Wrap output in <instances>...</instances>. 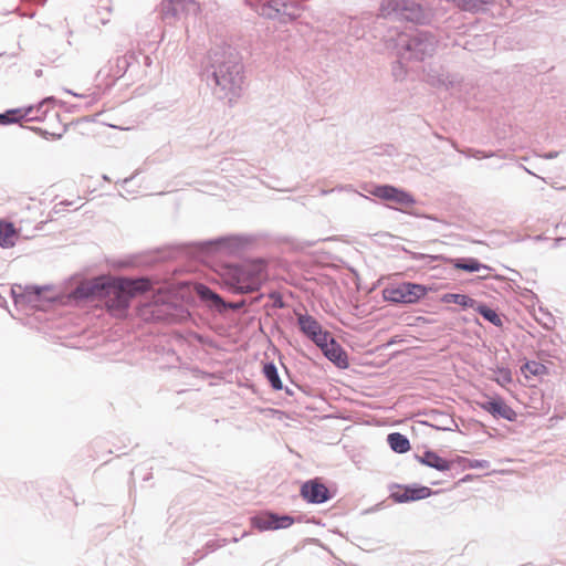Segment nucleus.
I'll return each mask as SVG.
<instances>
[{
  "label": "nucleus",
  "instance_id": "nucleus-4",
  "mask_svg": "<svg viewBox=\"0 0 566 566\" xmlns=\"http://www.w3.org/2000/svg\"><path fill=\"white\" fill-rule=\"evenodd\" d=\"M384 18L406 20L416 24H429L433 18L431 9L415 0H384L380 4Z\"/></svg>",
  "mask_w": 566,
  "mask_h": 566
},
{
  "label": "nucleus",
  "instance_id": "nucleus-7",
  "mask_svg": "<svg viewBox=\"0 0 566 566\" xmlns=\"http://www.w3.org/2000/svg\"><path fill=\"white\" fill-rule=\"evenodd\" d=\"M429 287L424 284L415 282H401L390 284L382 290L385 301L392 304L411 305L417 304L429 292Z\"/></svg>",
  "mask_w": 566,
  "mask_h": 566
},
{
  "label": "nucleus",
  "instance_id": "nucleus-39",
  "mask_svg": "<svg viewBox=\"0 0 566 566\" xmlns=\"http://www.w3.org/2000/svg\"><path fill=\"white\" fill-rule=\"evenodd\" d=\"M539 314L541 316H536L535 319L545 328L549 329L552 324L554 323L553 315L544 310L543 307H539Z\"/></svg>",
  "mask_w": 566,
  "mask_h": 566
},
{
  "label": "nucleus",
  "instance_id": "nucleus-29",
  "mask_svg": "<svg viewBox=\"0 0 566 566\" xmlns=\"http://www.w3.org/2000/svg\"><path fill=\"white\" fill-rule=\"evenodd\" d=\"M387 442L390 449L397 453H405L410 449L409 439L400 432L389 433L387 436Z\"/></svg>",
  "mask_w": 566,
  "mask_h": 566
},
{
  "label": "nucleus",
  "instance_id": "nucleus-12",
  "mask_svg": "<svg viewBox=\"0 0 566 566\" xmlns=\"http://www.w3.org/2000/svg\"><path fill=\"white\" fill-rule=\"evenodd\" d=\"M370 193L384 201L395 202L402 207L416 203L415 197L409 191L388 184L375 186Z\"/></svg>",
  "mask_w": 566,
  "mask_h": 566
},
{
  "label": "nucleus",
  "instance_id": "nucleus-8",
  "mask_svg": "<svg viewBox=\"0 0 566 566\" xmlns=\"http://www.w3.org/2000/svg\"><path fill=\"white\" fill-rule=\"evenodd\" d=\"M157 11L163 22L171 25L188 15H197L200 7L195 0H163Z\"/></svg>",
  "mask_w": 566,
  "mask_h": 566
},
{
  "label": "nucleus",
  "instance_id": "nucleus-15",
  "mask_svg": "<svg viewBox=\"0 0 566 566\" xmlns=\"http://www.w3.org/2000/svg\"><path fill=\"white\" fill-rule=\"evenodd\" d=\"M476 405L495 419H504L510 422L517 419V412L501 396L486 397L485 400L476 401Z\"/></svg>",
  "mask_w": 566,
  "mask_h": 566
},
{
  "label": "nucleus",
  "instance_id": "nucleus-27",
  "mask_svg": "<svg viewBox=\"0 0 566 566\" xmlns=\"http://www.w3.org/2000/svg\"><path fill=\"white\" fill-rule=\"evenodd\" d=\"M135 61L134 53H126L122 56H118L111 67L112 76L115 78L122 77L129 67H132L133 62Z\"/></svg>",
  "mask_w": 566,
  "mask_h": 566
},
{
  "label": "nucleus",
  "instance_id": "nucleus-33",
  "mask_svg": "<svg viewBox=\"0 0 566 566\" xmlns=\"http://www.w3.org/2000/svg\"><path fill=\"white\" fill-rule=\"evenodd\" d=\"M455 462L463 469H488L490 467V463L486 460L468 459L463 457H458Z\"/></svg>",
  "mask_w": 566,
  "mask_h": 566
},
{
  "label": "nucleus",
  "instance_id": "nucleus-25",
  "mask_svg": "<svg viewBox=\"0 0 566 566\" xmlns=\"http://www.w3.org/2000/svg\"><path fill=\"white\" fill-rule=\"evenodd\" d=\"M476 313H479L485 321L493 324L496 327H501L503 325L502 318L499 313L483 302H475V305L472 307Z\"/></svg>",
  "mask_w": 566,
  "mask_h": 566
},
{
  "label": "nucleus",
  "instance_id": "nucleus-1",
  "mask_svg": "<svg viewBox=\"0 0 566 566\" xmlns=\"http://www.w3.org/2000/svg\"><path fill=\"white\" fill-rule=\"evenodd\" d=\"M202 76L208 85L219 88L220 98L228 97L232 101L233 97H238L244 76L241 56L237 49L226 42L213 45L208 52Z\"/></svg>",
  "mask_w": 566,
  "mask_h": 566
},
{
  "label": "nucleus",
  "instance_id": "nucleus-36",
  "mask_svg": "<svg viewBox=\"0 0 566 566\" xmlns=\"http://www.w3.org/2000/svg\"><path fill=\"white\" fill-rule=\"evenodd\" d=\"M452 146L459 151L455 143H452ZM460 153L463 154L465 157H473L476 159L490 158L495 155L493 151H485V150H480V149H475V148H467L464 150H460Z\"/></svg>",
  "mask_w": 566,
  "mask_h": 566
},
{
  "label": "nucleus",
  "instance_id": "nucleus-24",
  "mask_svg": "<svg viewBox=\"0 0 566 566\" xmlns=\"http://www.w3.org/2000/svg\"><path fill=\"white\" fill-rule=\"evenodd\" d=\"M17 230L11 222L0 221V247L9 249L14 247Z\"/></svg>",
  "mask_w": 566,
  "mask_h": 566
},
{
  "label": "nucleus",
  "instance_id": "nucleus-11",
  "mask_svg": "<svg viewBox=\"0 0 566 566\" xmlns=\"http://www.w3.org/2000/svg\"><path fill=\"white\" fill-rule=\"evenodd\" d=\"M295 518L289 514L265 511L251 517V525L260 532L284 530L293 525Z\"/></svg>",
  "mask_w": 566,
  "mask_h": 566
},
{
  "label": "nucleus",
  "instance_id": "nucleus-41",
  "mask_svg": "<svg viewBox=\"0 0 566 566\" xmlns=\"http://www.w3.org/2000/svg\"><path fill=\"white\" fill-rule=\"evenodd\" d=\"M269 297L273 301L272 306L274 308H283V307H285V302H284L282 295L279 292H276V291L271 292L269 294Z\"/></svg>",
  "mask_w": 566,
  "mask_h": 566
},
{
  "label": "nucleus",
  "instance_id": "nucleus-56",
  "mask_svg": "<svg viewBox=\"0 0 566 566\" xmlns=\"http://www.w3.org/2000/svg\"><path fill=\"white\" fill-rule=\"evenodd\" d=\"M469 478H470V476H469V475H467V476L462 478V480H461V481H467Z\"/></svg>",
  "mask_w": 566,
  "mask_h": 566
},
{
  "label": "nucleus",
  "instance_id": "nucleus-43",
  "mask_svg": "<svg viewBox=\"0 0 566 566\" xmlns=\"http://www.w3.org/2000/svg\"><path fill=\"white\" fill-rule=\"evenodd\" d=\"M356 21V18L354 17H345L343 24L346 27L348 32H352L353 34H357V31H353V23Z\"/></svg>",
  "mask_w": 566,
  "mask_h": 566
},
{
  "label": "nucleus",
  "instance_id": "nucleus-52",
  "mask_svg": "<svg viewBox=\"0 0 566 566\" xmlns=\"http://www.w3.org/2000/svg\"><path fill=\"white\" fill-rule=\"evenodd\" d=\"M49 102H55V98L53 96L46 97L44 99V103H49Z\"/></svg>",
  "mask_w": 566,
  "mask_h": 566
},
{
  "label": "nucleus",
  "instance_id": "nucleus-57",
  "mask_svg": "<svg viewBox=\"0 0 566 566\" xmlns=\"http://www.w3.org/2000/svg\"><path fill=\"white\" fill-rule=\"evenodd\" d=\"M434 136L439 139H442V137L439 134H434Z\"/></svg>",
  "mask_w": 566,
  "mask_h": 566
},
{
  "label": "nucleus",
  "instance_id": "nucleus-21",
  "mask_svg": "<svg viewBox=\"0 0 566 566\" xmlns=\"http://www.w3.org/2000/svg\"><path fill=\"white\" fill-rule=\"evenodd\" d=\"M33 112V106L24 107V108H10L3 113H0V125H11L20 123L22 119L27 122H35L39 120V116H33L31 113Z\"/></svg>",
  "mask_w": 566,
  "mask_h": 566
},
{
  "label": "nucleus",
  "instance_id": "nucleus-6",
  "mask_svg": "<svg viewBox=\"0 0 566 566\" xmlns=\"http://www.w3.org/2000/svg\"><path fill=\"white\" fill-rule=\"evenodd\" d=\"M438 40L428 31H417L401 43V59L422 62L437 50Z\"/></svg>",
  "mask_w": 566,
  "mask_h": 566
},
{
  "label": "nucleus",
  "instance_id": "nucleus-22",
  "mask_svg": "<svg viewBox=\"0 0 566 566\" xmlns=\"http://www.w3.org/2000/svg\"><path fill=\"white\" fill-rule=\"evenodd\" d=\"M197 293L200 300L206 302L213 310L222 311L228 307L223 298L207 285H198Z\"/></svg>",
  "mask_w": 566,
  "mask_h": 566
},
{
  "label": "nucleus",
  "instance_id": "nucleus-34",
  "mask_svg": "<svg viewBox=\"0 0 566 566\" xmlns=\"http://www.w3.org/2000/svg\"><path fill=\"white\" fill-rule=\"evenodd\" d=\"M255 11L259 15L264 17L266 19H276V18L281 19V15L279 14L277 9H274V7L271 4L270 1L259 3L255 7Z\"/></svg>",
  "mask_w": 566,
  "mask_h": 566
},
{
  "label": "nucleus",
  "instance_id": "nucleus-54",
  "mask_svg": "<svg viewBox=\"0 0 566 566\" xmlns=\"http://www.w3.org/2000/svg\"><path fill=\"white\" fill-rule=\"evenodd\" d=\"M244 305V302L237 303L234 307L239 308Z\"/></svg>",
  "mask_w": 566,
  "mask_h": 566
},
{
  "label": "nucleus",
  "instance_id": "nucleus-49",
  "mask_svg": "<svg viewBox=\"0 0 566 566\" xmlns=\"http://www.w3.org/2000/svg\"><path fill=\"white\" fill-rule=\"evenodd\" d=\"M143 60L146 65L150 64V57L148 55H143Z\"/></svg>",
  "mask_w": 566,
  "mask_h": 566
},
{
  "label": "nucleus",
  "instance_id": "nucleus-28",
  "mask_svg": "<svg viewBox=\"0 0 566 566\" xmlns=\"http://www.w3.org/2000/svg\"><path fill=\"white\" fill-rule=\"evenodd\" d=\"M44 289L45 287L40 286H27L24 291L18 293L15 287H12L11 292L15 303L20 302V300L23 302L32 303L40 298Z\"/></svg>",
  "mask_w": 566,
  "mask_h": 566
},
{
  "label": "nucleus",
  "instance_id": "nucleus-19",
  "mask_svg": "<svg viewBox=\"0 0 566 566\" xmlns=\"http://www.w3.org/2000/svg\"><path fill=\"white\" fill-rule=\"evenodd\" d=\"M415 459L428 468L434 469L439 472H447L453 468L455 461L447 460L440 457L434 450L426 449L421 454L416 453Z\"/></svg>",
  "mask_w": 566,
  "mask_h": 566
},
{
  "label": "nucleus",
  "instance_id": "nucleus-51",
  "mask_svg": "<svg viewBox=\"0 0 566 566\" xmlns=\"http://www.w3.org/2000/svg\"><path fill=\"white\" fill-rule=\"evenodd\" d=\"M51 137L55 138V139H60L62 138V134H55V133H52L51 134Z\"/></svg>",
  "mask_w": 566,
  "mask_h": 566
},
{
  "label": "nucleus",
  "instance_id": "nucleus-31",
  "mask_svg": "<svg viewBox=\"0 0 566 566\" xmlns=\"http://www.w3.org/2000/svg\"><path fill=\"white\" fill-rule=\"evenodd\" d=\"M521 371L525 375L526 378L528 376H544L548 374V368L536 360H526L524 365L521 367Z\"/></svg>",
  "mask_w": 566,
  "mask_h": 566
},
{
  "label": "nucleus",
  "instance_id": "nucleus-45",
  "mask_svg": "<svg viewBox=\"0 0 566 566\" xmlns=\"http://www.w3.org/2000/svg\"><path fill=\"white\" fill-rule=\"evenodd\" d=\"M42 107H43V104L39 105L38 107H33V112L31 113V115L33 116H39L41 118V114H44V112H42Z\"/></svg>",
  "mask_w": 566,
  "mask_h": 566
},
{
  "label": "nucleus",
  "instance_id": "nucleus-9",
  "mask_svg": "<svg viewBox=\"0 0 566 566\" xmlns=\"http://www.w3.org/2000/svg\"><path fill=\"white\" fill-rule=\"evenodd\" d=\"M109 281V277L103 275L85 281L70 292L69 300L74 303L103 300L104 295L108 293Z\"/></svg>",
  "mask_w": 566,
  "mask_h": 566
},
{
  "label": "nucleus",
  "instance_id": "nucleus-5",
  "mask_svg": "<svg viewBox=\"0 0 566 566\" xmlns=\"http://www.w3.org/2000/svg\"><path fill=\"white\" fill-rule=\"evenodd\" d=\"M248 241L240 235H223L202 243H182L174 247V251L169 253L170 258L185 254L190 258H197L198 254L211 251H226L235 253L242 250Z\"/></svg>",
  "mask_w": 566,
  "mask_h": 566
},
{
  "label": "nucleus",
  "instance_id": "nucleus-38",
  "mask_svg": "<svg viewBox=\"0 0 566 566\" xmlns=\"http://www.w3.org/2000/svg\"><path fill=\"white\" fill-rule=\"evenodd\" d=\"M497 378L496 381L501 386H505L507 384H511L513 381L512 373L506 367H499L496 370Z\"/></svg>",
  "mask_w": 566,
  "mask_h": 566
},
{
  "label": "nucleus",
  "instance_id": "nucleus-44",
  "mask_svg": "<svg viewBox=\"0 0 566 566\" xmlns=\"http://www.w3.org/2000/svg\"><path fill=\"white\" fill-rule=\"evenodd\" d=\"M558 155H559L558 151L552 150V151L544 153L541 157H543L544 159H555L558 157Z\"/></svg>",
  "mask_w": 566,
  "mask_h": 566
},
{
  "label": "nucleus",
  "instance_id": "nucleus-23",
  "mask_svg": "<svg viewBox=\"0 0 566 566\" xmlns=\"http://www.w3.org/2000/svg\"><path fill=\"white\" fill-rule=\"evenodd\" d=\"M454 269L462 270L469 273L479 272L481 270H491L486 264L481 263L475 258H457L450 260Z\"/></svg>",
  "mask_w": 566,
  "mask_h": 566
},
{
  "label": "nucleus",
  "instance_id": "nucleus-40",
  "mask_svg": "<svg viewBox=\"0 0 566 566\" xmlns=\"http://www.w3.org/2000/svg\"><path fill=\"white\" fill-rule=\"evenodd\" d=\"M402 250L406 253H409L410 254V259L415 260V261H424V260L434 261V260L438 259L437 255H430V254H424V253H419V252H410V251H408L405 248Z\"/></svg>",
  "mask_w": 566,
  "mask_h": 566
},
{
  "label": "nucleus",
  "instance_id": "nucleus-16",
  "mask_svg": "<svg viewBox=\"0 0 566 566\" xmlns=\"http://www.w3.org/2000/svg\"><path fill=\"white\" fill-rule=\"evenodd\" d=\"M317 347L326 359L333 363L339 369L349 367L348 354L342 345L329 334L324 340L319 342Z\"/></svg>",
  "mask_w": 566,
  "mask_h": 566
},
{
  "label": "nucleus",
  "instance_id": "nucleus-10",
  "mask_svg": "<svg viewBox=\"0 0 566 566\" xmlns=\"http://www.w3.org/2000/svg\"><path fill=\"white\" fill-rule=\"evenodd\" d=\"M389 499L395 503L403 504L416 502L419 500H424L430 497L432 494L437 493L431 490L429 486L411 483V484H399V483H390L388 485Z\"/></svg>",
  "mask_w": 566,
  "mask_h": 566
},
{
  "label": "nucleus",
  "instance_id": "nucleus-30",
  "mask_svg": "<svg viewBox=\"0 0 566 566\" xmlns=\"http://www.w3.org/2000/svg\"><path fill=\"white\" fill-rule=\"evenodd\" d=\"M441 301L443 303L458 304L463 308H472L476 302V300L470 297L469 295L460 293H446L442 295Z\"/></svg>",
  "mask_w": 566,
  "mask_h": 566
},
{
  "label": "nucleus",
  "instance_id": "nucleus-17",
  "mask_svg": "<svg viewBox=\"0 0 566 566\" xmlns=\"http://www.w3.org/2000/svg\"><path fill=\"white\" fill-rule=\"evenodd\" d=\"M163 294H154L150 300L145 301L142 306V315L147 319L165 321L168 318L171 304Z\"/></svg>",
  "mask_w": 566,
  "mask_h": 566
},
{
  "label": "nucleus",
  "instance_id": "nucleus-50",
  "mask_svg": "<svg viewBox=\"0 0 566 566\" xmlns=\"http://www.w3.org/2000/svg\"><path fill=\"white\" fill-rule=\"evenodd\" d=\"M262 297H263V294H259L258 296H255V297L252 300V303H256V302H259Z\"/></svg>",
  "mask_w": 566,
  "mask_h": 566
},
{
  "label": "nucleus",
  "instance_id": "nucleus-14",
  "mask_svg": "<svg viewBox=\"0 0 566 566\" xmlns=\"http://www.w3.org/2000/svg\"><path fill=\"white\" fill-rule=\"evenodd\" d=\"M296 323L300 332L316 346L329 337L331 332L324 329L321 323L307 313H296Z\"/></svg>",
  "mask_w": 566,
  "mask_h": 566
},
{
  "label": "nucleus",
  "instance_id": "nucleus-53",
  "mask_svg": "<svg viewBox=\"0 0 566 566\" xmlns=\"http://www.w3.org/2000/svg\"><path fill=\"white\" fill-rule=\"evenodd\" d=\"M132 179H133V177L125 178V179L123 180V184H127V182H129Z\"/></svg>",
  "mask_w": 566,
  "mask_h": 566
},
{
  "label": "nucleus",
  "instance_id": "nucleus-26",
  "mask_svg": "<svg viewBox=\"0 0 566 566\" xmlns=\"http://www.w3.org/2000/svg\"><path fill=\"white\" fill-rule=\"evenodd\" d=\"M262 373L273 390L279 391L283 389V382L280 378L277 367L273 361L264 363Z\"/></svg>",
  "mask_w": 566,
  "mask_h": 566
},
{
  "label": "nucleus",
  "instance_id": "nucleus-46",
  "mask_svg": "<svg viewBox=\"0 0 566 566\" xmlns=\"http://www.w3.org/2000/svg\"><path fill=\"white\" fill-rule=\"evenodd\" d=\"M34 132L41 134L43 137L48 138L49 136H51L52 133H49L48 130H43L42 128H32Z\"/></svg>",
  "mask_w": 566,
  "mask_h": 566
},
{
  "label": "nucleus",
  "instance_id": "nucleus-18",
  "mask_svg": "<svg viewBox=\"0 0 566 566\" xmlns=\"http://www.w3.org/2000/svg\"><path fill=\"white\" fill-rule=\"evenodd\" d=\"M424 81L433 87L450 90L460 84L461 80L458 75L444 72L442 67L429 65L424 70Z\"/></svg>",
  "mask_w": 566,
  "mask_h": 566
},
{
  "label": "nucleus",
  "instance_id": "nucleus-42",
  "mask_svg": "<svg viewBox=\"0 0 566 566\" xmlns=\"http://www.w3.org/2000/svg\"><path fill=\"white\" fill-rule=\"evenodd\" d=\"M270 2L274 7V9H277L281 18H283V10L289 9V1L287 0H270Z\"/></svg>",
  "mask_w": 566,
  "mask_h": 566
},
{
  "label": "nucleus",
  "instance_id": "nucleus-32",
  "mask_svg": "<svg viewBox=\"0 0 566 566\" xmlns=\"http://www.w3.org/2000/svg\"><path fill=\"white\" fill-rule=\"evenodd\" d=\"M302 10V4L298 1H289V9L283 10V18H281V22H290L294 21L300 17V11Z\"/></svg>",
  "mask_w": 566,
  "mask_h": 566
},
{
  "label": "nucleus",
  "instance_id": "nucleus-3",
  "mask_svg": "<svg viewBox=\"0 0 566 566\" xmlns=\"http://www.w3.org/2000/svg\"><path fill=\"white\" fill-rule=\"evenodd\" d=\"M265 280L266 263L263 260L233 264L228 269V284L235 293L259 291Z\"/></svg>",
  "mask_w": 566,
  "mask_h": 566
},
{
  "label": "nucleus",
  "instance_id": "nucleus-47",
  "mask_svg": "<svg viewBox=\"0 0 566 566\" xmlns=\"http://www.w3.org/2000/svg\"><path fill=\"white\" fill-rule=\"evenodd\" d=\"M282 390H284V391H285V394H286V395H289V396H293V395H294V391H293L292 389H290L289 387H284V386H283V389H282Z\"/></svg>",
  "mask_w": 566,
  "mask_h": 566
},
{
  "label": "nucleus",
  "instance_id": "nucleus-55",
  "mask_svg": "<svg viewBox=\"0 0 566 566\" xmlns=\"http://www.w3.org/2000/svg\"><path fill=\"white\" fill-rule=\"evenodd\" d=\"M41 74H42V71H41V70H38V71L35 72V75H36V76H41Z\"/></svg>",
  "mask_w": 566,
  "mask_h": 566
},
{
  "label": "nucleus",
  "instance_id": "nucleus-13",
  "mask_svg": "<svg viewBox=\"0 0 566 566\" xmlns=\"http://www.w3.org/2000/svg\"><path fill=\"white\" fill-rule=\"evenodd\" d=\"M300 495L310 504H323L332 500L334 493L328 490L321 479L314 478L301 485Z\"/></svg>",
  "mask_w": 566,
  "mask_h": 566
},
{
  "label": "nucleus",
  "instance_id": "nucleus-2",
  "mask_svg": "<svg viewBox=\"0 0 566 566\" xmlns=\"http://www.w3.org/2000/svg\"><path fill=\"white\" fill-rule=\"evenodd\" d=\"M109 289L104 295L106 311L116 318L127 316L132 300L153 290L149 277H114L109 281Z\"/></svg>",
  "mask_w": 566,
  "mask_h": 566
},
{
  "label": "nucleus",
  "instance_id": "nucleus-20",
  "mask_svg": "<svg viewBox=\"0 0 566 566\" xmlns=\"http://www.w3.org/2000/svg\"><path fill=\"white\" fill-rule=\"evenodd\" d=\"M428 421L423 423L440 431H454L458 429L455 420L447 412L431 409L427 412Z\"/></svg>",
  "mask_w": 566,
  "mask_h": 566
},
{
  "label": "nucleus",
  "instance_id": "nucleus-48",
  "mask_svg": "<svg viewBox=\"0 0 566 566\" xmlns=\"http://www.w3.org/2000/svg\"><path fill=\"white\" fill-rule=\"evenodd\" d=\"M64 91H65V93L71 94V95H73V96H76V97H83V95H80V94H77V93H74V92H73V91H71V90H64Z\"/></svg>",
  "mask_w": 566,
  "mask_h": 566
},
{
  "label": "nucleus",
  "instance_id": "nucleus-37",
  "mask_svg": "<svg viewBox=\"0 0 566 566\" xmlns=\"http://www.w3.org/2000/svg\"><path fill=\"white\" fill-rule=\"evenodd\" d=\"M391 73H392V76H394V78L396 81L405 80V77L407 76V69L403 65L401 59L396 60L395 62H392Z\"/></svg>",
  "mask_w": 566,
  "mask_h": 566
},
{
  "label": "nucleus",
  "instance_id": "nucleus-35",
  "mask_svg": "<svg viewBox=\"0 0 566 566\" xmlns=\"http://www.w3.org/2000/svg\"><path fill=\"white\" fill-rule=\"evenodd\" d=\"M335 190H348L352 192L353 195V202L356 203V205H361L364 202H371L373 200L368 197V196H365L354 189H352V186H345V187H337L335 188ZM334 191V189L332 190H322V195H327L329 192Z\"/></svg>",
  "mask_w": 566,
  "mask_h": 566
}]
</instances>
